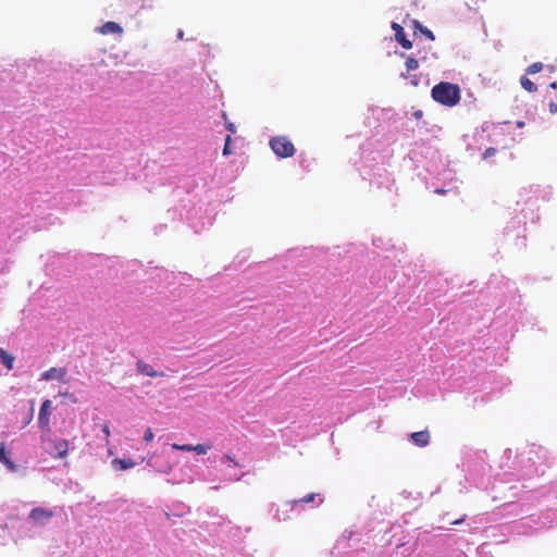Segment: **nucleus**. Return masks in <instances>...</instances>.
I'll use <instances>...</instances> for the list:
<instances>
[{"mask_svg": "<svg viewBox=\"0 0 557 557\" xmlns=\"http://www.w3.org/2000/svg\"><path fill=\"white\" fill-rule=\"evenodd\" d=\"M431 96L437 103L450 108L457 106L461 99L459 86L448 82H441L433 86Z\"/></svg>", "mask_w": 557, "mask_h": 557, "instance_id": "f257e3e1", "label": "nucleus"}, {"mask_svg": "<svg viewBox=\"0 0 557 557\" xmlns=\"http://www.w3.org/2000/svg\"><path fill=\"white\" fill-rule=\"evenodd\" d=\"M272 151L278 158H290L295 154V147L286 136H274L269 143Z\"/></svg>", "mask_w": 557, "mask_h": 557, "instance_id": "f03ea898", "label": "nucleus"}, {"mask_svg": "<svg viewBox=\"0 0 557 557\" xmlns=\"http://www.w3.org/2000/svg\"><path fill=\"white\" fill-rule=\"evenodd\" d=\"M53 511L47 508H34L28 517L30 523L36 525H45L47 524L51 518L53 517Z\"/></svg>", "mask_w": 557, "mask_h": 557, "instance_id": "7ed1b4c3", "label": "nucleus"}, {"mask_svg": "<svg viewBox=\"0 0 557 557\" xmlns=\"http://www.w3.org/2000/svg\"><path fill=\"white\" fill-rule=\"evenodd\" d=\"M21 455H0V462L4 465L8 471L13 473H23L24 465L20 460Z\"/></svg>", "mask_w": 557, "mask_h": 557, "instance_id": "20e7f679", "label": "nucleus"}, {"mask_svg": "<svg viewBox=\"0 0 557 557\" xmlns=\"http://www.w3.org/2000/svg\"><path fill=\"white\" fill-rule=\"evenodd\" d=\"M145 458H140V460H134L128 456H123L122 458H114L111 461V466L114 471H125L128 470L139 463H143Z\"/></svg>", "mask_w": 557, "mask_h": 557, "instance_id": "39448f33", "label": "nucleus"}, {"mask_svg": "<svg viewBox=\"0 0 557 557\" xmlns=\"http://www.w3.org/2000/svg\"><path fill=\"white\" fill-rule=\"evenodd\" d=\"M165 457L166 455H150L147 463L154 468L157 472L166 473L171 469V465Z\"/></svg>", "mask_w": 557, "mask_h": 557, "instance_id": "423d86ee", "label": "nucleus"}, {"mask_svg": "<svg viewBox=\"0 0 557 557\" xmlns=\"http://www.w3.org/2000/svg\"><path fill=\"white\" fill-rule=\"evenodd\" d=\"M51 405H52V403L50 399H46L41 404V407L39 410V416H38V423L41 428H47L49 425V422H50L49 418L51 414Z\"/></svg>", "mask_w": 557, "mask_h": 557, "instance_id": "0eeeda50", "label": "nucleus"}, {"mask_svg": "<svg viewBox=\"0 0 557 557\" xmlns=\"http://www.w3.org/2000/svg\"><path fill=\"white\" fill-rule=\"evenodd\" d=\"M392 28L395 32L396 41L405 49H411L412 42L406 38L404 28L400 24L393 22Z\"/></svg>", "mask_w": 557, "mask_h": 557, "instance_id": "6e6552de", "label": "nucleus"}, {"mask_svg": "<svg viewBox=\"0 0 557 557\" xmlns=\"http://www.w3.org/2000/svg\"><path fill=\"white\" fill-rule=\"evenodd\" d=\"M66 373L67 371L65 368H50L49 370L45 371L41 374L40 380L50 381L53 379H58L59 381H64Z\"/></svg>", "mask_w": 557, "mask_h": 557, "instance_id": "1a4fd4ad", "label": "nucleus"}, {"mask_svg": "<svg viewBox=\"0 0 557 557\" xmlns=\"http://www.w3.org/2000/svg\"><path fill=\"white\" fill-rule=\"evenodd\" d=\"M136 369L140 374L146 375V376H150V377L163 376V373L157 372L152 366L145 362L144 360H138L136 362Z\"/></svg>", "mask_w": 557, "mask_h": 557, "instance_id": "9d476101", "label": "nucleus"}, {"mask_svg": "<svg viewBox=\"0 0 557 557\" xmlns=\"http://www.w3.org/2000/svg\"><path fill=\"white\" fill-rule=\"evenodd\" d=\"M410 438L418 447H425L430 443L431 435L428 430H423L411 433Z\"/></svg>", "mask_w": 557, "mask_h": 557, "instance_id": "9b49d317", "label": "nucleus"}, {"mask_svg": "<svg viewBox=\"0 0 557 557\" xmlns=\"http://www.w3.org/2000/svg\"><path fill=\"white\" fill-rule=\"evenodd\" d=\"M222 465L225 467V470H228V469H232L234 466L239 465V460L233 458L231 455H224L222 457ZM225 474L231 480H238L239 479V475H237L236 473H232L230 471H226Z\"/></svg>", "mask_w": 557, "mask_h": 557, "instance_id": "f8f14e48", "label": "nucleus"}, {"mask_svg": "<svg viewBox=\"0 0 557 557\" xmlns=\"http://www.w3.org/2000/svg\"><path fill=\"white\" fill-rule=\"evenodd\" d=\"M99 33H101L102 35H108V34H119V35H122L123 34V28H122V26L120 24L110 21V22H107L102 26L99 27Z\"/></svg>", "mask_w": 557, "mask_h": 557, "instance_id": "ddd939ff", "label": "nucleus"}, {"mask_svg": "<svg viewBox=\"0 0 557 557\" xmlns=\"http://www.w3.org/2000/svg\"><path fill=\"white\" fill-rule=\"evenodd\" d=\"M172 448L173 449H178V450H188V451L189 450H194L196 453L202 454V453H207V450L211 449V446L210 445H202V444H198L196 446H191V445L180 446L177 444H173Z\"/></svg>", "mask_w": 557, "mask_h": 557, "instance_id": "4468645a", "label": "nucleus"}, {"mask_svg": "<svg viewBox=\"0 0 557 557\" xmlns=\"http://www.w3.org/2000/svg\"><path fill=\"white\" fill-rule=\"evenodd\" d=\"M0 360L8 370L13 369L14 357L3 348H0Z\"/></svg>", "mask_w": 557, "mask_h": 557, "instance_id": "2eb2a0df", "label": "nucleus"}, {"mask_svg": "<svg viewBox=\"0 0 557 557\" xmlns=\"http://www.w3.org/2000/svg\"><path fill=\"white\" fill-rule=\"evenodd\" d=\"M520 85L528 92H535L537 90V86L527 75L520 77Z\"/></svg>", "mask_w": 557, "mask_h": 557, "instance_id": "dca6fc26", "label": "nucleus"}, {"mask_svg": "<svg viewBox=\"0 0 557 557\" xmlns=\"http://www.w3.org/2000/svg\"><path fill=\"white\" fill-rule=\"evenodd\" d=\"M315 498L319 499V504H322L323 500H324L323 497L320 494L311 493V494L306 495L305 497H302L299 500H295L294 505L309 504V503L313 502Z\"/></svg>", "mask_w": 557, "mask_h": 557, "instance_id": "f3484780", "label": "nucleus"}, {"mask_svg": "<svg viewBox=\"0 0 557 557\" xmlns=\"http://www.w3.org/2000/svg\"><path fill=\"white\" fill-rule=\"evenodd\" d=\"M543 69L544 64L542 62H534L525 69V73L527 75H533L541 72Z\"/></svg>", "mask_w": 557, "mask_h": 557, "instance_id": "a211bd4d", "label": "nucleus"}, {"mask_svg": "<svg viewBox=\"0 0 557 557\" xmlns=\"http://www.w3.org/2000/svg\"><path fill=\"white\" fill-rule=\"evenodd\" d=\"M414 26L418 28L428 39L434 40V34L426 27L422 26L418 21H414Z\"/></svg>", "mask_w": 557, "mask_h": 557, "instance_id": "6ab92c4d", "label": "nucleus"}, {"mask_svg": "<svg viewBox=\"0 0 557 557\" xmlns=\"http://www.w3.org/2000/svg\"><path fill=\"white\" fill-rule=\"evenodd\" d=\"M405 65H406L407 71L410 72V71H414L419 67V62L416 58L408 57L405 62Z\"/></svg>", "mask_w": 557, "mask_h": 557, "instance_id": "aec40b11", "label": "nucleus"}, {"mask_svg": "<svg viewBox=\"0 0 557 557\" xmlns=\"http://www.w3.org/2000/svg\"><path fill=\"white\" fill-rule=\"evenodd\" d=\"M231 141H232V137H231V135H227L225 138L224 147H223V156H230L233 152L232 148H231Z\"/></svg>", "mask_w": 557, "mask_h": 557, "instance_id": "412c9836", "label": "nucleus"}, {"mask_svg": "<svg viewBox=\"0 0 557 557\" xmlns=\"http://www.w3.org/2000/svg\"><path fill=\"white\" fill-rule=\"evenodd\" d=\"M57 449H58V453H66L69 449L67 442L66 441L60 442L57 446Z\"/></svg>", "mask_w": 557, "mask_h": 557, "instance_id": "4be33fe9", "label": "nucleus"}, {"mask_svg": "<svg viewBox=\"0 0 557 557\" xmlns=\"http://www.w3.org/2000/svg\"><path fill=\"white\" fill-rule=\"evenodd\" d=\"M495 153H496V149H495V148H493V147H490V148H487V149L484 151V153H483V158H484V159L491 158V157L495 156Z\"/></svg>", "mask_w": 557, "mask_h": 557, "instance_id": "5701e85b", "label": "nucleus"}, {"mask_svg": "<svg viewBox=\"0 0 557 557\" xmlns=\"http://www.w3.org/2000/svg\"><path fill=\"white\" fill-rule=\"evenodd\" d=\"M152 438H153L152 430L151 429H147L146 432H145V435H144V440L146 442H150V441H152Z\"/></svg>", "mask_w": 557, "mask_h": 557, "instance_id": "b1692460", "label": "nucleus"}, {"mask_svg": "<svg viewBox=\"0 0 557 557\" xmlns=\"http://www.w3.org/2000/svg\"><path fill=\"white\" fill-rule=\"evenodd\" d=\"M226 128L230 132L228 135L231 136L236 133V126L232 122L226 123Z\"/></svg>", "mask_w": 557, "mask_h": 557, "instance_id": "393cba45", "label": "nucleus"}, {"mask_svg": "<svg viewBox=\"0 0 557 557\" xmlns=\"http://www.w3.org/2000/svg\"><path fill=\"white\" fill-rule=\"evenodd\" d=\"M548 108H549V112L552 114H556L557 113V103L556 102L550 101L549 104H548Z\"/></svg>", "mask_w": 557, "mask_h": 557, "instance_id": "a878e982", "label": "nucleus"}, {"mask_svg": "<svg viewBox=\"0 0 557 557\" xmlns=\"http://www.w3.org/2000/svg\"><path fill=\"white\" fill-rule=\"evenodd\" d=\"M184 515H185V511H181V512L176 513L175 516L182 517ZM165 516H166L168 520H171L173 515H171L170 512H165Z\"/></svg>", "mask_w": 557, "mask_h": 557, "instance_id": "bb28decb", "label": "nucleus"}, {"mask_svg": "<svg viewBox=\"0 0 557 557\" xmlns=\"http://www.w3.org/2000/svg\"><path fill=\"white\" fill-rule=\"evenodd\" d=\"M474 4L473 9H478L481 3H483L485 0H471Z\"/></svg>", "mask_w": 557, "mask_h": 557, "instance_id": "cd10ccee", "label": "nucleus"}, {"mask_svg": "<svg viewBox=\"0 0 557 557\" xmlns=\"http://www.w3.org/2000/svg\"><path fill=\"white\" fill-rule=\"evenodd\" d=\"M413 115H414L416 119H421L422 115H423V112L421 110H418V111L414 112Z\"/></svg>", "mask_w": 557, "mask_h": 557, "instance_id": "c85d7f7f", "label": "nucleus"}, {"mask_svg": "<svg viewBox=\"0 0 557 557\" xmlns=\"http://www.w3.org/2000/svg\"><path fill=\"white\" fill-rule=\"evenodd\" d=\"M132 2H141L140 4H138V7L140 9H144L145 8V3H144V0H131Z\"/></svg>", "mask_w": 557, "mask_h": 557, "instance_id": "c756f323", "label": "nucleus"}, {"mask_svg": "<svg viewBox=\"0 0 557 557\" xmlns=\"http://www.w3.org/2000/svg\"><path fill=\"white\" fill-rule=\"evenodd\" d=\"M463 520H465V516H463L462 518H460V519H458V520L454 521V522H453V524H455V525L460 524V523H462V522H463Z\"/></svg>", "mask_w": 557, "mask_h": 557, "instance_id": "7c9ffc66", "label": "nucleus"}, {"mask_svg": "<svg viewBox=\"0 0 557 557\" xmlns=\"http://www.w3.org/2000/svg\"><path fill=\"white\" fill-rule=\"evenodd\" d=\"M549 87L553 88V89H557V82L550 83Z\"/></svg>", "mask_w": 557, "mask_h": 557, "instance_id": "2f4dec72", "label": "nucleus"}, {"mask_svg": "<svg viewBox=\"0 0 557 557\" xmlns=\"http://www.w3.org/2000/svg\"><path fill=\"white\" fill-rule=\"evenodd\" d=\"M103 432L109 435L110 434V431H109V426L108 425H104L103 428Z\"/></svg>", "mask_w": 557, "mask_h": 557, "instance_id": "473e14b6", "label": "nucleus"}, {"mask_svg": "<svg viewBox=\"0 0 557 557\" xmlns=\"http://www.w3.org/2000/svg\"><path fill=\"white\" fill-rule=\"evenodd\" d=\"M517 126L518 127H523L524 126V122L523 121H518L517 122Z\"/></svg>", "mask_w": 557, "mask_h": 557, "instance_id": "72a5a7b5", "label": "nucleus"}, {"mask_svg": "<svg viewBox=\"0 0 557 557\" xmlns=\"http://www.w3.org/2000/svg\"><path fill=\"white\" fill-rule=\"evenodd\" d=\"M436 193H438V194H444V193H445V190H444V189H437V190H436Z\"/></svg>", "mask_w": 557, "mask_h": 557, "instance_id": "f704fd0d", "label": "nucleus"}, {"mask_svg": "<svg viewBox=\"0 0 557 557\" xmlns=\"http://www.w3.org/2000/svg\"><path fill=\"white\" fill-rule=\"evenodd\" d=\"M4 453V447H0V454Z\"/></svg>", "mask_w": 557, "mask_h": 557, "instance_id": "c9c22d12", "label": "nucleus"}]
</instances>
